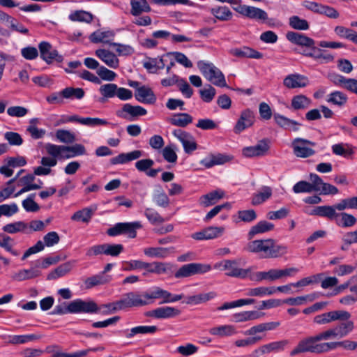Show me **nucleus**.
I'll return each mask as SVG.
<instances>
[{"label": "nucleus", "mask_w": 357, "mask_h": 357, "mask_svg": "<svg viewBox=\"0 0 357 357\" xmlns=\"http://www.w3.org/2000/svg\"><path fill=\"white\" fill-rule=\"evenodd\" d=\"M307 145L314 146L316 144L307 139L296 138L292 142L294 153L300 158H307L313 155L315 151L312 149L307 147Z\"/></svg>", "instance_id": "4468645a"}, {"label": "nucleus", "mask_w": 357, "mask_h": 357, "mask_svg": "<svg viewBox=\"0 0 357 357\" xmlns=\"http://www.w3.org/2000/svg\"><path fill=\"white\" fill-rule=\"evenodd\" d=\"M144 297L148 305L153 303L155 299L162 298L160 304L174 303L183 298V294L172 295L170 292L162 289L159 287H155L153 290L144 292Z\"/></svg>", "instance_id": "0eeeda50"}, {"label": "nucleus", "mask_w": 357, "mask_h": 357, "mask_svg": "<svg viewBox=\"0 0 357 357\" xmlns=\"http://www.w3.org/2000/svg\"><path fill=\"white\" fill-rule=\"evenodd\" d=\"M47 153L50 156L56 158H63V155H66V146L56 145L48 143L45 145Z\"/></svg>", "instance_id": "3c124183"}, {"label": "nucleus", "mask_w": 357, "mask_h": 357, "mask_svg": "<svg viewBox=\"0 0 357 357\" xmlns=\"http://www.w3.org/2000/svg\"><path fill=\"white\" fill-rule=\"evenodd\" d=\"M109 280L110 278L109 276L100 273L86 278L84 281V284L86 289H91L97 285L104 284Z\"/></svg>", "instance_id": "8fccbe9b"}, {"label": "nucleus", "mask_w": 357, "mask_h": 357, "mask_svg": "<svg viewBox=\"0 0 357 357\" xmlns=\"http://www.w3.org/2000/svg\"><path fill=\"white\" fill-rule=\"evenodd\" d=\"M144 254L149 257L165 259L171 253L174 252V248H163V247H149L143 250Z\"/></svg>", "instance_id": "bb28decb"}, {"label": "nucleus", "mask_w": 357, "mask_h": 357, "mask_svg": "<svg viewBox=\"0 0 357 357\" xmlns=\"http://www.w3.org/2000/svg\"><path fill=\"white\" fill-rule=\"evenodd\" d=\"M328 78L335 85L344 88L350 91L354 79L346 78L345 77L335 73H329L328 75Z\"/></svg>", "instance_id": "a19ab883"}, {"label": "nucleus", "mask_w": 357, "mask_h": 357, "mask_svg": "<svg viewBox=\"0 0 357 357\" xmlns=\"http://www.w3.org/2000/svg\"><path fill=\"white\" fill-rule=\"evenodd\" d=\"M211 13L219 20L227 21L231 19L232 13L226 6L211 8Z\"/></svg>", "instance_id": "bf43d9fd"}, {"label": "nucleus", "mask_w": 357, "mask_h": 357, "mask_svg": "<svg viewBox=\"0 0 357 357\" xmlns=\"http://www.w3.org/2000/svg\"><path fill=\"white\" fill-rule=\"evenodd\" d=\"M114 36V33L112 31H102L98 30L92 33L90 36V40L93 43H103L110 45L112 39Z\"/></svg>", "instance_id": "f704fd0d"}, {"label": "nucleus", "mask_w": 357, "mask_h": 357, "mask_svg": "<svg viewBox=\"0 0 357 357\" xmlns=\"http://www.w3.org/2000/svg\"><path fill=\"white\" fill-rule=\"evenodd\" d=\"M311 100L303 94L295 96L291 99V106L295 110L305 109L309 107Z\"/></svg>", "instance_id": "de8ad7c7"}, {"label": "nucleus", "mask_w": 357, "mask_h": 357, "mask_svg": "<svg viewBox=\"0 0 357 357\" xmlns=\"http://www.w3.org/2000/svg\"><path fill=\"white\" fill-rule=\"evenodd\" d=\"M142 155V151L140 150H135L133 151L121 153L116 157L111 158L110 162L112 165L124 164L130 161L137 160Z\"/></svg>", "instance_id": "72a5a7b5"}, {"label": "nucleus", "mask_w": 357, "mask_h": 357, "mask_svg": "<svg viewBox=\"0 0 357 357\" xmlns=\"http://www.w3.org/2000/svg\"><path fill=\"white\" fill-rule=\"evenodd\" d=\"M275 292L276 289L275 287H258L248 289L245 295L248 296L264 297L266 296H271Z\"/></svg>", "instance_id": "c03bdc74"}, {"label": "nucleus", "mask_w": 357, "mask_h": 357, "mask_svg": "<svg viewBox=\"0 0 357 357\" xmlns=\"http://www.w3.org/2000/svg\"><path fill=\"white\" fill-rule=\"evenodd\" d=\"M289 23L291 28L296 30L305 31L307 30L310 27L307 20L301 19L296 15L291 17Z\"/></svg>", "instance_id": "69168bd1"}, {"label": "nucleus", "mask_w": 357, "mask_h": 357, "mask_svg": "<svg viewBox=\"0 0 357 357\" xmlns=\"http://www.w3.org/2000/svg\"><path fill=\"white\" fill-rule=\"evenodd\" d=\"M225 232L224 227H208L193 233L191 237L197 241L214 239L221 236Z\"/></svg>", "instance_id": "f3484780"}, {"label": "nucleus", "mask_w": 357, "mask_h": 357, "mask_svg": "<svg viewBox=\"0 0 357 357\" xmlns=\"http://www.w3.org/2000/svg\"><path fill=\"white\" fill-rule=\"evenodd\" d=\"M169 264L167 263L153 261L151 263L144 262V269L145 272L143 273L144 276H146L148 273H155L158 275L165 273Z\"/></svg>", "instance_id": "c756f323"}, {"label": "nucleus", "mask_w": 357, "mask_h": 357, "mask_svg": "<svg viewBox=\"0 0 357 357\" xmlns=\"http://www.w3.org/2000/svg\"><path fill=\"white\" fill-rule=\"evenodd\" d=\"M221 264L223 270L227 271L226 275L229 277L245 278L250 272V269L238 268L237 262L235 260H225Z\"/></svg>", "instance_id": "aec40b11"}, {"label": "nucleus", "mask_w": 357, "mask_h": 357, "mask_svg": "<svg viewBox=\"0 0 357 357\" xmlns=\"http://www.w3.org/2000/svg\"><path fill=\"white\" fill-rule=\"evenodd\" d=\"M319 342L317 335L310 336L301 340L297 346L290 352V356H294L301 353L322 354L328 352L327 342L317 343Z\"/></svg>", "instance_id": "7ed1b4c3"}, {"label": "nucleus", "mask_w": 357, "mask_h": 357, "mask_svg": "<svg viewBox=\"0 0 357 357\" xmlns=\"http://www.w3.org/2000/svg\"><path fill=\"white\" fill-rule=\"evenodd\" d=\"M181 314V310L171 306H164L155 308L147 313V316L155 319H169L176 317Z\"/></svg>", "instance_id": "412c9836"}, {"label": "nucleus", "mask_w": 357, "mask_h": 357, "mask_svg": "<svg viewBox=\"0 0 357 357\" xmlns=\"http://www.w3.org/2000/svg\"><path fill=\"white\" fill-rule=\"evenodd\" d=\"M142 225L139 222H122V234L127 235L133 238L137 236V229H140Z\"/></svg>", "instance_id": "6e6d98bb"}, {"label": "nucleus", "mask_w": 357, "mask_h": 357, "mask_svg": "<svg viewBox=\"0 0 357 357\" xmlns=\"http://www.w3.org/2000/svg\"><path fill=\"white\" fill-rule=\"evenodd\" d=\"M273 229L274 225L273 223L266 220L259 221L250 228L248 234V238L249 240H251L255 235L272 231Z\"/></svg>", "instance_id": "473e14b6"}, {"label": "nucleus", "mask_w": 357, "mask_h": 357, "mask_svg": "<svg viewBox=\"0 0 357 357\" xmlns=\"http://www.w3.org/2000/svg\"><path fill=\"white\" fill-rule=\"evenodd\" d=\"M230 54L233 56L239 58H251L259 59L263 57V54L247 46H244L241 48H234L230 50Z\"/></svg>", "instance_id": "c85d7f7f"}, {"label": "nucleus", "mask_w": 357, "mask_h": 357, "mask_svg": "<svg viewBox=\"0 0 357 357\" xmlns=\"http://www.w3.org/2000/svg\"><path fill=\"white\" fill-rule=\"evenodd\" d=\"M86 154V149L81 144H75L73 146H66V155L63 158H71L77 155Z\"/></svg>", "instance_id": "4d7b16f0"}, {"label": "nucleus", "mask_w": 357, "mask_h": 357, "mask_svg": "<svg viewBox=\"0 0 357 357\" xmlns=\"http://www.w3.org/2000/svg\"><path fill=\"white\" fill-rule=\"evenodd\" d=\"M72 314L78 313H98V306L93 301H84L75 299L70 303Z\"/></svg>", "instance_id": "ddd939ff"}, {"label": "nucleus", "mask_w": 357, "mask_h": 357, "mask_svg": "<svg viewBox=\"0 0 357 357\" xmlns=\"http://www.w3.org/2000/svg\"><path fill=\"white\" fill-rule=\"evenodd\" d=\"M334 32L339 37L351 40L357 45V32L356 31L343 26H337Z\"/></svg>", "instance_id": "a18cd8bd"}, {"label": "nucleus", "mask_w": 357, "mask_h": 357, "mask_svg": "<svg viewBox=\"0 0 357 357\" xmlns=\"http://www.w3.org/2000/svg\"><path fill=\"white\" fill-rule=\"evenodd\" d=\"M118 86L116 84L108 83L101 85L99 88V92L102 97L100 98V102H105L109 98L116 96Z\"/></svg>", "instance_id": "c9c22d12"}, {"label": "nucleus", "mask_w": 357, "mask_h": 357, "mask_svg": "<svg viewBox=\"0 0 357 357\" xmlns=\"http://www.w3.org/2000/svg\"><path fill=\"white\" fill-rule=\"evenodd\" d=\"M269 149L266 139L259 142L257 144L252 146H247L243 149V154L245 157H259L264 155Z\"/></svg>", "instance_id": "4be33fe9"}, {"label": "nucleus", "mask_w": 357, "mask_h": 357, "mask_svg": "<svg viewBox=\"0 0 357 357\" xmlns=\"http://www.w3.org/2000/svg\"><path fill=\"white\" fill-rule=\"evenodd\" d=\"M197 65L203 75L213 84L220 87L227 86L225 75L212 63L199 61Z\"/></svg>", "instance_id": "39448f33"}, {"label": "nucleus", "mask_w": 357, "mask_h": 357, "mask_svg": "<svg viewBox=\"0 0 357 357\" xmlns=\"http://www.w3.org/2000/svg\"><path fill=\"white\" fill-rule=\"evenodd\" d=\"M234 10L248 18L260 22H265L269 26L273 25V20L268 19V13L259 8L247 5H238L236 8H234Z\"/></svg>", "instance_id": "423d86ee"}, {"label": "nucleus", "mask_w": 357, "mask_h": 357, "mask_svg": "<svg viewBox=\"0 0 357 357\" xmlns=\"http://www.w3.org/2000/svg\"><path fill=\"white\" fill-rule=\"evenodd\" d=\"M28 225L23 221H17L4 225L2 228L4 232L8 234H15L17 232H25Z\"/></svg>", "instance_id": "5fc2aeb1"}, {"label": "nucleus", "mask_w": 357, "mask_h": 357, "mask_svg": "<svg viewBox=\"0 0 357 357\" xmlns=\"http://www.w3.org/2000/svg\"><path fill=\"white\" fill-rule=\"evenodd\" d=\"M68 122H76L79 123L82 125L90 126V127H95L98 126H106L109 123L102 119L99 118H91V117H80L77 115H72V116H62L59 121L57 125L66 123Z\"/></svg>", "instance_id": "9d476101"}, {"label": "nucleus", "mask_w": 357, "mask_h": 357, "mask_svg": "<svg viewBox=\"0 0 357 357\" xmlns=\"http://www.w3.org/2000/svg\"><path fill=\"white\" fill-rule=\"evenodd\" d=\"M255 120V114L251 109H246L243 110L234 127V133L239 134L245 129L251 127L254 124Z\"/></svg>", "instance_id": "dca6fc26"}, {"label": "nucleus", "mask_w": 357, "mask_h": 357, "mask_svg": "<svg viewBox=\"0 0 357 357\" xmlns=\"http://www.w3.org/2000/svg\"><path fill=\"white\" fill-rule=\"evenodd\" d=\"M327 101L338 106H342L346 104L347 96L344 93L336 91L328 95Z\"/></svg>", "instance_id": "052dcab7"}, {"label": "nucleus", "mask_w": 357, "mask_h": 357, "mask_svg": "<svg viewBox=\"0 0 357 357\" xmlns=\"http://www.w3.org/2000/svg\"><path fill=\"white\" fill-rule=\"evenodd\" d=\"M13 238L4 234H0V247L10 252L14 256H18L20 252L13 249Z\"/></svg>", "instance_id": "0e129e2a"}, {"label": "nucleus", "mask_w": 357, "mask_h": 357, "mask_svg": "<svg viewBox=\"0 0 357 357\" xmlns=\"http://www.w3.org/2000/svg\"><path fill=\"white\" fill-rule=\"evenodd\" d=\"M225 196L223 190L218 189L200 197L199 203L204 207H208L218 203Z\"/></svg>", "instance_id": "b1692460"}, {"label": "nucleus", "mask_w": 357, "mask_h": 357, "mask_svg": "<svg viewBox=\"0 0 357 357\" xmlns=\"http://www.w3.org/2000/svg\"><path fill=\"white\" fill-rule=\"evenodd\" d=\"M40 58L47 64L53 61L61 63L63 60L62 55L59 54L58 51L53 48L52 45L46 41H43L38 44Z\"/></svg>", "instance_id": "9b49d317"}, {"label": "nucleus", "mask_w": 357, "mask_h": 357, "mask_svg": "<svg viewBox=\"0 0 357 357\" xmlns=\"http://www.w3.org/2000/svg\"><path fill=\"white\" fill-rule=\"evenodd\" d=\"M63 97L66 99H82L85 92L82 88L66 87L61 91Z\"/></svg>", "instance_id": "864d4df0"}, {"label": "nucleus", "mask_w": 357, "mask_h": 357, "mask_svg": "<svg viewBox=\"0 0 357 357\" xmlns=\"http://www.w3.org/2000/svg\"><path fill=\"white\" fill-rule=\"evenodd\" d=\"M309 84L308 78L298 73L289 74L283 79V85L289 89L304 88Z\"/></svg>", "instance_id": "a211bd4d"}, {"label": "nucleus", "mask_w": 357, "mask_h": 357, "mask_svg": "<svg viewBox=\"0 0 357 357\" xmlns=\"http://www.w3.org/2000/svg\"><path fill=\"white\" fill-rule=\"evenodd\" d=\"M280 324V323L278 321L260 324L251 327L245 332V334L248 335H252L257 333H262L266 331L274 330L278 327Z\"/></svg>", "instance_id": "49530a36"}, {"label": "nucleus", "mask_w": 357, "mask_h": 357, "mask_svg": "<svg viewBox=\"0 0 357 357\" xmlns=\"http://www.w3.org/2000/svg\"><path fill=\"white\" fill-rule=\"evenodd\" d=\"M288 343L289 342L287 340H284L264 344L254 350L251 354V357H261L262 356L271 352H279L283 351Z\"/></svg>", "instance_id": "2eb2a0df"}, {"label": "nucleus", "mask_w": 357, "mask_h": 357, "mask_svg": "<svg viewBox=\"0 0 357 357\" xmlns=\"http://www.w3.org/2000/svg\"><path fill=\"white\" fill-rule=\"evenodd\" d=\"M135 97L137 101L146 104L152 105L156 101V96L152 89L145 86L137 89Z\"/></svg>", "instance_id": "393cba45"}, {"label": "nucleus", "mask_w": 357, "mask_h": 357, "mask_svg": "<svg viewBox=\"0 0 357 357\" xmlns=\"http://www.w3.org/2000/svg\"><path fill=\"white\" fill-rule=\"evenodd\" d=\"M98 312L103 314H110L115 312L122 310L119 300L113 303L102 304L100 306H98Z\"/></svg>", "instance_id": "338daca9"}, {"label": "nucleus", "mask_w": 357, "mask_h": 357, "mask_svg": "<svg viewBox=\"0 0 357 357\" xmlns=\"http://www.w3.org/2000/svg\"><path fill=\"white\" fill-rule=\"evenodd\" d=\"M286 38L291 43L296 45L303 48L300 53L305 56H317L315 52H318V47L315 46V41L303 33L294 31H288L286 33Z\"/></svg>", "instance_id": "f03ea898"}, {"label": "nucleus", "mask_w": 357, "mask_h": 357, "mask_svg": "<svg viewBox=\"0 0 357 357\" xmlns=\"http://www.w3.org/2000/svg\"><path fill=\"white\" fill-rule=\"evenodd\" d=\"M211 335L222 338L229 337L237 333L235 326L232 325H221L212 327L208 330Z\"/></svg>", "instance_id": "7c9ffc66"}, {"label": "nucleus", "mask_w": 357, "mask_h": 357, "mask_svg": "<svg viewBox=\"0 0 357 357\" xmlns=\"http://www.w3.org/2000/svg\"><path fill=\"white\" fill-rule=\"evenodd\" d=\"M168 122L173 126L184 128L192 122V117L188 113H178L169 118Z\"/></svg>", "instance_id": "e433bc0d"}, {"label": "nucleus", "mask_w": 357, "mask_h": 357, "mask_svg": "<svg viewBox=\"0 0 357 357\" xmlns=\"http://www.w3.org/2000/svg\"><path fill=\"white\" fill-rule=\"evenodd\" d=\"M46 352L52 354V357H84L87 355V351H79L71 354L62 352L58 346H49Z\"/></svg>", "instance_id": "79ce46f5"}, {"label": "nucleus", "mask_w": 357, "mask_h": 357, "mask_svg": "<svg viewBox=\"0 0 357 357\" xmlns=\"http://www.w3.org/2000/svg\"><path fill=\"white\" fill-rule=\"evenodd\" d=\"M95 54L109 68L116 69L119 67V60L113 52L105 49H98Z\"/></svg>", "instance_id": "a878e982"}, {"label": "nucleus", "mask_w": 357, "mask_h": 357, "mask_svg": "<svg viewBox=\"0 0 357 357\" xmlns=\"http://www.w3.org/2000/svg\"><path fill=\"white\" fill-rule=\"evenodd\" d=\"M144 215L149 221L153 225L161 224L165 222V219L153 208H146L144 211Z\"/></svg>", "instance_id": "774afa93"}, {"label": "nucleus", "mask_w": 357, "mask_h": 357, "mask_svg": "<svg viewBox=\"0 0 357 357\" xmlns=\"http://www.w3.org/2000/svg\"><path fill=\"white\" fill-rule=\"evenodd\" d=\"M73 264L71 261H68L61 264L55 269L52 271L47 276V280H56L59 278L63 277L68 274L72 269Z\"/></svg>", "instance_id": "ea45409f"}, {"label": "nucleus", "mask_w": 357, "mask_h": 357, "mask_svg": "<svg viewBox=\"0 0 357 357\" xmlns=\"http://www.w3.org/2000/svg\"><path fill=\"white\" fill-rule=\"evenodd\" d=\"M335 222L340 227H349L356 224V218L353 215L347 213H337V217Z\"/></svg>", "instance_id": "09e8293b"}, {"label": "nucleus", "mask_w": 357, "mask_h": 357, "mask_svg": "<svg viewBox=\"0 0 357 357\" xmlns=\"http://www.w3.org/2000/svg\"><path fill=\"white\" fill-rule=\"evenodd\" d=\"M347 199H342L339 203L333 206H319L315 207L311 212V215L319 217L326 218L330 220H335L337 217L336 210L344 211L347 208H350V206L347 203Z\"/></svg>", "instance_id": "6e6552de"}, {"label": "nucleus", "mask_w": 357, "mask_h": 357, "mask_svg": "<svg viewBox=\"0 0 357 357\" xmlns=\"http://www.w3.org/2000/svg\"><path fill=\"white\" fill-rule=\"evenodd\" d=\"M245 250L253 253H261L264 258H277L287 252V247L276 244L273 238L254 240L249 242Z\"/></svg>", "instance_id": "f257e3e1"}, {"label": "nucleus", "mask_w": 357, "mask_h": 357, "mask_svg": "<svg viewBox=\"0 0 357 357\" xmlns=\"http://www.w3.org/2000/svg\"><path fill=\"white\" fill-rule=\"evenodd\" d=\"M56 139L62 143L71 144L76 140L74 133L67 130L60 129L56 132Z\"/></svg>", "instance_id": "680f3d73"}, {"label": "nucleus", "mask_w": 357, "mask_h": 357, "mask_svg": "<svg viewBox=\"0 0 357 357\" xmlns=\"http://www.w3.org/2000/svg\"><path fill=\"white\" fill-rule=\"evenodd\" d=\"M231 158L229 155L222 153L209 154L200 161V164L206 168H211L215 165H222L229 161Z\"/></svg>", "instance_id": "cd10ccee"}, {"label": "nucleus", "mask_w": 357, "mask_h": 357, "mask_svg": "<svg viewBox=\"0 0 357 357\" xmlns=\"http://www.w3.org/2000/svg\"><path fill=\"white\" fill-rule=\"evenodd\" d=\"M69 19L72 21L90 23L93 20V15L86 11L77 10L69 15Z\"/></svg>", "instance_id": "e2e57ef3"}, {"label": "nucleus", "mask_w": 357, "mask_h": 357, "mask_svg": "<svg viewBox=\"0 0 357 357\" xmlns=\"http://www.w3.org/2000/svg\"><path fill=\"white\" fill-rule=\"evenodd\" d=\"M272 196V189L268 186H263L257 193L254 194L251 203L254 206L260 205Z\"/></svg>", "instance_id": "58836bf2"}, {"label": "nucleus", "mask_w": 357, "mask_h": 357, "mask_svg": "<svg viewBox=\"0 0 357 357\" xmlns=\"http://www.w3.org/2000/svg\"><path fill=\"white\" fill-rule=\"evenodd\" d=\"M345 321L335 327L330 328L317 334L319 342L330 339H340L348 335L354 330V324L349 319Z\"/></svg>", "instance_id": "20e7f679"}, {"label": "nucleus", "mask_w": 357, "mask_h": 357, "mask_svg": "<svg viewBox=\"0 0 357 357\" xmlns=\"http://www.w3.org/2000/svg\"><path fill=\"white\" fill-rule=\"evenodd\" d=\"M158 331L156 326H138L132 328L126 335L127 338H132L135 335L141 334H154Z\"/></svg>", "instance_id": "37998d69"}, {"label": "nucleus", "mask_w": 357, "mask_h": 357, "mask_svg": "<svg viewBox=\"0 0 357 357\" xmlns=\"http://www.w3.org/2000/svg\"><path fill=\"white\" fill-rule=\"evenodd\" d=\"M94 210L90 208H84L75 212L71 219L74 221H82L83 222H89L91 219Z\"/></svg>", "instance_id": "13d9d810"}, {"label": "nucleus", "mask_w": 357, "mask_h": 357, "mask_svg": "<svg viewBox=\"0 0 357 357\" xmlns=\"http://www.w3.org/2000/svg\"><path fill=\"white\" fill-rule=\"evenodd\" d=\"M328 352L337 347H342L346 350L353 351L357 348V342L345 340L340 342H327Z\"/></svg>", "instance_id": "603ef678"}, {"label": "nucleus", "mask_w": 357, "mask_h": 357, "mask_svg": "<svg viewBox=\"0 0 357 357\" xmlns=\"http://www.w3.org/2000/svg\"><path fill=\"white\" fill-rule=\"evenodd\" d=\"M146 109L141 106H133L130 104H125L121 110L116 112V115L125 119L132 120V118L146 115Z\"/></svg>", "instance_id": "6ab92c4d"}, {"label": "nucleus", "mask_w": 357, "mask_h": 357, "mask_svg": "<svg viewBox=\"0 0 357 357\" xmlns=\"http://www.w3.org/2000/svg\"><path fill=\"white\" fill-rule=\"evenodd\" d=\"M36 266V261L32 262V266L29 269H22L12 275V279L15 281L21 282L27 280H31L39 277L41 271Z\"/></svg>", "instance_id": "5701e85b"}, {"label": "nucleus", "mask_w": 357, "mask_h": 357, "mask_svg": "<svg viewBox=\"0 0 357 357\" xmlns=\"http://www.w3.org/2000/svg\"><path fill=\"white\" fill-rule=\"evenodd\" d=\"M350 317L351 314L347 311L333 310L315 316L313 321L317 324L324 325L337 320H348Z\"/></svg>", "instance_id": "1a4fd4ad"}, {"label": "nucleus", "mask_w": 357, "mask_h": 357, "mask_svg": "<svg viewBox=\"0 0 357 357\" xmlns=\"http://www.w3.org/2000/svg\"><path fill=\"white\" fill-rule=\"evenodd\" d=\"M130 13L133 16H139L143 13H149L151 8L146 0H131Z\"/></svg>", "instance_id": "4c0bfd02"}, {"label": "nucleus", "mask_w": 357, "mask_h": 357, "mask_svg": "<svg viewBox=\"0 0 357 357\" xmlns=\"http://www.w3.org/2000/svg\"><path fill=\"white\" fill-rule=\"evenodd\" d=\"M121 310L133 307H142L148 305L144 297V293L140 294L137 292L130 291L124 295L119 300Z\"/></svg>", "instance_id": "f8f14e48"}, {"label": "nucleus", "mask_w": 357, "mask_h": 357, "mask_svg": "<svg viewBox=\"0 0 357 357\" xmlns=\"http://www.w3.org/2000/svg\"><path fill=\"white\" fill-rule=\"evenodd\" d=\"M217 294L215 291H209L208 293H201L197 295L189 296L186 297V304L191 305H199L204 303L215 298Z\"/></svg>", "instance_id": "2f4dec72"}]
</instances>
